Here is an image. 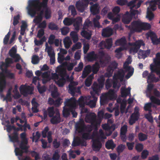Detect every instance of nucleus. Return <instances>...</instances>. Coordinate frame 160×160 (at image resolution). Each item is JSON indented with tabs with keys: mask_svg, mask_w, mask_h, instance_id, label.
<instances>
[{
	"mask_svg": "<svg viewBox=\"0 0 160 160\" xmlns=\"http://www.w3.org/2000/svg\"><path fill=\"white\" fill-rule=\"evenodd\" d=\"M112 30L111 28H105L102 30V35L104 37L110 36L112 34Z\"/></svg>",
	"mask_w": 160,
	"mask_h": 160,
	"instance_id": "28",
	"label": "nucleus"
},
{
	"mask_svg": "<svg viewBox=\"0 0 160 160\" xmlns=\"http://www.w3.org/2000/svg\"><path fill=\"white\" fill-rule=\"evenodd\" d=\"M111 100L105 93L102 94L100 97V103L101 105H104L108 103L109 100Z\"/></svg>",
	"mask_w": 160,
	"mask_h": 160,
	"instance_id": "26",
	"label": "nucleus"
},
{
	"mask_svg": "<svg viewBox=\"0 0 160 160\" xmlns=\"http://www.w3.org/2000/svg\"><path fill=\"white\" fill-rule=\"evenodd\" d=\"M125 146L122 144L119 145L117 148V151L118 153L119 154L122 152L125 149Z\"/></svg>",
	"mask_w": 160,
	"mask_h": 160,
	"instance_id": "64",
	"label": "nucleus"
},
{
	"mask_svg": "<svg viewBox=\"0 0 160 160\" xmlns=\"http://www.w3.org/2000/svg\"><path fill=\"white\" fill-rule=\"evenodd\" d=\"M131 60L130 58H128L127 61L124 63L123 67L124 69H125L126 71H128L130 70L131 68V67L129 66L128 65L131 63Z\"/></svg>",
	"mask_w": 160,
	"mask_h": 160,
	"instance_id": "37",
	"label": "nucleus"
},
{
	"mask_svg": "<svg viewBox=\"0 0 160 160\" xmlns=\"http://www.w3.org/2000/svg\"><path fill=\"white\" fill-rule=\"evenodd\" d=\"M86 122L90 123L94 127L97 128L100 124L101 120L100 119H97L96 114L94 113H91L87 114L85 118Z\"/></svg>",
	"mask_w": 160,
	"mask_h": 160,
	"instance_id": "4",
	"label": "nucleus"
},
{
	"mask_svg": "<svg viewBox=\"0 0 160 160\" xmlns=\"http://www.w3.org/2000/svg\"><path fill=\"white\" fill-rule=\"evenodd\" d=\"M81 34L83 37L88 40L91 38L92 35V34L90 32H88L84 30L81 32Z\"/></svg>",
	"mask_w": 160,
	"mask_h": 160,
	"instance_id": "38",
	"label": "nucleus"
},
{
	"mask_svg": "<svg viewBox=\"0 0 160 160\" xmlns=\"http://www.w3.org/2000/svg\"><path fill=\"white\" fill-rule=\"evenodd\" d=\"M19 90L21 94L24 96H27L28 95L32 93L33 89L29 86L22 85L20 87Z\"/></svg>",
	"mask_w": 160,
	"mask_h": 160,
	"instance_id": "11",
	"label": "nucleus"
},
{
	"mask_svg": "<svg viewBox=\"0 0 160 160\" xmlns=\"http://www.w3.org/2000/svg\"><path fill=\"white\" fill-rule=\"evenodd\" d=\"M3 67L0 66V68L2 71L0 72V92H2L6 85V76L4 73L6 74L9 71L6 68H3Z\"/></svg>",
	"mask_w": 160,
	"mask_h": 160,
	"instance_id": "6",
	"label": "nucleus"
},
{
	"mask_svg": "<svg viewBox=\"0 0 160 160\" xmlns=\"http://www.w3.org/2000/svg\"><path fill=\"white\" fill-rule=\"evenodd\" d=\"M68 10L70 11L72 15L74 17L77 14V11L74 5H70L68 8Z\"/></svg>",
	"mask_w": 160,
	"mask_h": 160,
	"instance_id": "54",
	"label": "nucleus"
},
{
	"mask_svg": "<svg viewBox=\"0 0 160 160\" xmlns=\"http://www.w3.org/2000/svg\"><path fill=\"white\" fill-rule=\"evenodd\" d=\"M16 49L14 47H13L9 51V54L10 56L12 58L14 56L17 54L16 53Z\"/></svg>",
	"mask_w": 160,
	"mask_h": 160,
	"instance_id": "59",
	"label": "nucleus"
},
{
	"mask_svg": "<svg viewBox=\"0 0 160 160\" xmlns=\"http://www.w3.org/2000/svg\"><path fill=\"white\" fill-rule=\"evenodd\" d=\"M152 106V103L148 102L145 104L144 109L145 111H148L149 112H151L152 111L151 108Z\"/></svg>",
	"mask_w": 160,
	"mask_h": 160,
	"instance_id": "53",
	"label": "nucleus"
},
{
	"mask_svg": "<svg viewBox=\"0 0 160 160\" xmlns=\"http://www.w3.org/2000/svg\"><path fill=\"white\" fill-rule=\"evenodd\" d=\"M59 111L57 108H55L53 107H48L47 110L43 111V119L45 120L47 118L48 115L50 118H51L55 115L57 112H58Z\"/></svg>",
	"mask_w": 160,
	"mask_h": 160,
	"instance_id": "8",
	"label": "nucleus"
},
{
	"mask_svg": "<svg viewBox=\"0 0 160 160\" xmlns=\"http://www.w3.org/2000/svg\"><path fill=\"white\" fill-rule=\"evenodd\" d=\"M90 94L93 98V100H90L88 102V105L91 108H92L95 107L96 102L97 101L98 98L96 96V95H97V94L94 92L91 91Z\"/></svg>",
	"mask_w": 160,
	"mask_h": 160,
	"instance_id": "20",
	"label": "nucleus"
},
{
	"mask_svg": "<svg viewBox=\"0 0 160 160\" xmlns=\"http://www.w3.org/2000/svg\"><path fill=\"white\" fill-rule=\"evenodd\" d=\"M132 16L129 14V12L127 11L123 15L122 19V21L124 23L128 24L129 23L132 19Z\"/></svg>",
	"mask_w": 160,
	"mask_h": 160,
	"instance_id": "24",
	"label": "nucleus"
},
{
	"mask_svg": "<svg viewBox=\"0 0 160 160\" xmlns=\"http://www.w3.org/2000/svg\"><path fill=\"white\" fill-rule=\"evenodd\" d=\"M86 4L81 1H77L76 3V7L77 10L80 12H82L85 10V8L87 6Z\"/></svg>",
	"mask_w": 160,
	"mask_h": 160,
	"instance_id": "17",
	"label": "nucleus"
},
{
	"mask_svg": "<svg viewBox=\"0 0 160 160\" xmlns=\"http://www.w3.org/2000/svg\"><path fill=\"white\" fill-rule=\"evenodd\" d=\"M48 0H43L40 2L39 0H30L27 8L28 14L32 17H35L36 12L40 11L41 8H45L47 7Z\"/></svg>",
	"mask_w": 160,
	"mask_h": 160,
	"instance_id": "2",
	"label": "nucleus"
},
{
	"mask_svg": "<svg viewBox=\"0 0 160 160\" xmlns=\"http://www.w3.org/2000/svg\"><path fill=\"white\" fill-rule=\"evenodd\" d=\"M124 70H125V72H128V73L125 76V78L127 79H128L133 74L134 72V68H131L130 70L128 71H126L125 69H124Z\"/></svg>",
	"mask_w": 160,
	"mask_h": 160,
	"instance_id": "58",
	"label": "nucleus"
},
{
	"mask_svg": "<svg viewBox=\"0 0 160 160\" xmlns=\"http://www.w3.org/2000/svg\"><path fill=\"white\" fill-rule=\"evenodd\" d=\"M64 43L65 48L68 49L70 47L72 44V42L68 38L67 39H65L64 40Z\"/></svg>",
	"mask_w": 160,
	"mask_h": 160,
	"instance_id": "61",
	"label": "nucleus"
},
{
	"mask_svg": "<svg viewBox=\"0 0 160 160\" xmlns=\"http://www.w3.org/2000/svg\"><path fill=\"white\" fill-rule=\"evenodd\" d=\"M92 71V67L90 65L85 66L82 72L81 77L82 78H86Z\"/></svg>",
	"mask_w": 160,
	"mask_h": 160,
	"instance_id": "22",
	"label": "nucleus"
},
{
	"mask_svg": "<svg viewBox=\"0 0 160 160\" xmlns=\"http://www.w3.org/2000/svg\"><path fill=\"white\" fill-rule=\"evenodd\" d=\"M50 58V62L51 65L53 64L55 62V54L53 51L48 54Z\"/></svg>",
	"mask_w": 160,
	"mask_h": 160,
	"instance_id": "46",
	"label": "nucleus"
},
{
	"mask_svg": "<svg viewBox=\"0 0 160 160\" xmlns=\"http://www.w3.org/2000/svg\"><path fill=\"white\" fill-rule=\"evenodd\" d=\"M85 123L82 119H81L79 121L77 122L75 125L76 130L79 133L84 132Z\"/></svg>",
	"mask_w": 160,
	"mask_h": 160,
	"instance_id": "12",
	"label": "nucleus"
},
{
	"mask_svg": "<svg viewBox=\"0 0 160 160\" xmlns=\"http://www.w3.org/2000/svg\"><path fill=\"white\" fill-rule=\"evenodd\" d=\"M105 42V48L108 49H110L112 45V38L106 39Z\"/></svg>",
	"mask_w": 160,
	"mask_h": 160,
	"instance_id": "41",
	"label": "nucleus"
},
{
	"mask_svg": "<svg viewBox=\"0 0 160 160\" xmlns=\"http://www.w3.org/2000/svg\"><path fill=\"white\" fill-rule=\"evenodd\" d=\"M150 53V49L147 50L146 51L142 50L140 49L138 53V58L139 59H145L148 57Z\"/></svg>",
	"mask_w": 160,
	"mask_h": 160,
	"instance_id": "18",
	"label": "nucleus"
},
{
	"mask_svg": "<svg viewBox=\"0 0 160 160\" xmlns=\"http://www.w3.org/2000/svg\"><path fill=\"white\" fill-rule=\"evenodd\" d=\"M50 120L51 123L53 124H57L60 123L61 121L59 112L56 113L51 117Z\"/></svg>",
	"mask_w": 160,
	"mask_h": 160,
	"instance_id": "15",
	"label": "nucleus"
},
{
	"mask_svg": "<svg viewBox=\"0 0 160 160\" xmlns=\"http://www.w3.org/2000/svg\"><path fill=\"white\" fill-rule=\"evenodd\" d=\"M116 144L112 139L108 140L105 143V147L108 149H113L115 147Z\"/></svg>",
	"mask_w": 160,
	"mask_h": 160,
	"instance_id": "33",
	"label": "nucleus"
},
{
	"mask_svg": "<svg viewBox=\"0 0 160 160\" xmlns=\"http://www.w3.org/2000/svg\"><path fill=\"white\" fill-rule=\"evenodd\" d=\"M93 127L91 124H88L87 125H85L84 128V132H86L90 133L93 130Z\"/></svg>",
	"mask_w": 160,
	"mask_h": 160,
	"instance_id": "55",
	"label": "nucleus"
},
{
	"mask_svg": "<svg viewBox=\"0 0 160 160\" xmlns=\"http://www.w3.org/2000/svg\"><path fill=\"white\" fill-rule=\"evenodd\" d=\"M115 44L116 46L126 45L127 44V41L125 37H123L117 40L115 42Z\"/></svg>",
	"mask_w": 160,
	"mask_h": 160,
	"instance_id": "32",
	"label": "nucleus"
},
{
	"mask_svg": "<svg viewBox=\"0 0 160 160\" xmlns=\"http://www.w3.org/2000/svg\"><path fill=\"white\" fill-rule=\"evenodd\" d=\"M46 40V38L45 36L42 37V38L40 40H38L36 39H35L34 41V42L36 45L37 46H39L42 45L43 42H45Z\"/></svg>",
	"mask_w": 160,
	"mask_h": 160,
	"instance_id": "48",
	"label": "nucleus"
},
{
	"mask_svg": "<svg viewBox=\"0 0 160 160\" xmlns=\"http://www.w3.org/2000/svg\"><path fill=\"white\" fill-rule=\"evenodd\" d=\"M100 68L99 63L96 62L92 66V71L93 73L94 74H97L99 71Z\"/></svg>",
	"mask_w": 160,
	"mask_h": 160,
	"instance_id": "40",
	"label": "nucleus"
},
{
	"mask_svg": "<svg viewBox=\"0 0 160 160\" xmlns=\"http://www.w3.org/2000/svg\"><path fill=\"white\" fill-rule=\"evenodd\" d=\"M70 35L74 43H76L78 40V35L76 32L72 31L70 32Z\"/></svg>",
	"mask_w": 160,
	"mask_h": 160,
	"instance_id": "43",
	"label": "nucleus"
},
{
	"mask_svg": "<svg viewBox=\"0 0 160 160\" xmlns=\"http://www.w3.org/2000/svg\"><path fill=\"white\" fill-rule=\"evenodd\" d=\"M131 88L129 87H128L127 88L122 87L120 89L122 97L123 98H125L129 95H131Z\"/></svg>",
	"mask_w": 160,
	"mask_h": 160,
	"instance_id": "25",
	"label": "nucleus"
},
{
	"mask_svg": "<svg viewBox=\"0 0 160 160\" xmlns=\"http://www.w3.org/2000/svg\"><path fill=\"white\" fill-rule=\"evenodd\" d=\"M146 35L148 37L150 38L153 45H160V37L158 38L156 34L154 32L149 31L146 33Z\"/></svg>",
	"mask_w": 160,
	"mask_h": 160,
	"instance_id": "10",
	"label": "nucleus"
},
{
	"mask_svg": "<svg viewBox=\"0 0 160 160\" xmlns=\"http://www.w3.org/2000/svg\"><path fill=\"white\" fill-rule=\"evenodd\" d=\"M148 2L149 4V6L148 8H149L151 11H154L156 10L157 9V2L152 0L150 1H148L147 2V3Z\"/></svg>",
	"mask_w": 160,
	"mask_h": 160,
	"instance_id": "36",
	"label": "nucleus"
},
{
	"mask_svg": "<svg viewBox=\"0 0 160 160\" xmlns=\"http://www.w3.org/2000/svg\"><path fill=\"white\" fill-rule=\"evenodd\" d=\"M118 66V63L116 61H112L108 67L107 72L104 74L105 76L108 78L111 77L114 70L117 68Z\"/></svg>",
	"mask_w": 160,
	"mask_h": 160,
	"instance_id": "7",
	"label": "nucleus"
},
{
	"mask_svg": "<svg viewBox=\"0 0 160 160\" xmlns=\"http://www.w3.org/2000/svg\"><path fill=\"white\" fill-rule=\"evenodd\" d=\"M61 78H59L56 82L57 84L59 87H63L66 82V79H68L69 78V76H67L66 79L65 78L64 76H62Z\"/></svg>",
	"mask_w": 160,
	"mask_h": 160,
	"instance_id": "29",
	"label": "nucleus"
},
{
	"mask_svg": "<svg viewBox=\"0 0 160 160\" xmlns=\"http://www.w3.org/2000/svg\"><path fill=\"white\" fill-rule=\"evenodd\" d=\"M103 59H100L99 60V62L101 64H106V65L108 64L111 60V57L108 54H106L104 57Z\"/></svg>",
	"mask_w": 160,
	"mask_h": 160,
	"instance_id": "34",
	"label": "nucleus"
},
{
	"mask_svg": "<svg viewBox=\"0 0 160 160\" xmlns=\"http://www.w3.org/2000/svg\"><path fill=\"white\" fill-rule=\"evenodd\" d=\"M74 22L73 19L68 18H65L63 21L64 24L66 26H70Z\"/></svg>",
	"mask_w": 160,
	"mask_h": 160,
	"instance_id": "39",
	"label": "nucleus"
},
{
	"mask_svg": "<svg viewBox=\"0 0 160 160\" xmlns=\"http://www.w3.org/2000/svg\"><path fill=\"white\" fill-rule=\"evenodd\" d=\"M83 139L85 140L91 139L92 138V135H91L90 133L86 132L83 133L82 135Z\"/></svg>",
	"mask_w": 160,
	"mask_h": 160,
	"instance_id": "50",
	"label": "nucleus"
},
{
	"mask_svg": "<svg viewBox=\"0 0 160 160\" xmlns=\"http://www.w3.org/2000/svg\"><path fill=\"white\" fill-rule=\"evenodd\" d=\"M125 72L124 70L120 69L118 71L117 73H115L113 77V79L114 80H117L119 79L121 81H122L123 80Z\"/></svg>",
	"mask_w": 160,
	"mask_h": 160,
	"instance_id": "13",
	"label": "nucleus"
},
{
	"mask_svg": "<svg viewBox=\"0 0 160 160\" xmlns=\"http://www.w3.org/2000/svg\"><path fill=\"white\" fill-rule=\"evenodd\" d=\"M72 108H66L65 106L63 108L62 111L63 116L64 117H68L70 115Z\"/></svg>",
	"mask_w": 160,
	"mask_h": 160,
	"instance_id": "35",
	"label": "nucleus"
},
{
	"mask_svg": "<svg viewBox=\"0 0 160 160\" xmlns=\"http://www.w3.org/2000/svg\"><path fill=\"white\" fill-rule=\"evenodd\" d=\"M105 79L103 77H101L98 79V83L97 82H94L93 84L92 88L93 91L97 94V96H98L100 92L101 89L104 86Z\"/></svg>",
	"mask_w": 160,
	"mask_h": 160,
	"instance_id": "5",
	"label": "nucleus"
},
{
	"mask_svg": "<svg viewBox=\"0 0 160 160\" xmlns=\"http://www.w3.org/2000/svg\"><path fill=\"white\" fill-rule=\"evenodd\" d=\"M102 147V143L98 139H96L93 140L92 148L94 151L98 152L99 151Z\"/></svg>",
	"mask_w": 160,
	"mask_h": 160,
	"instance_id": "14",
	"label": "nucleus"
},
{
	"mask_svg": "<svg viewBox=\"0 0 160 160\" xmlns=\"http://www.w3.org/2000/svg\"><path fill=\"white\" fill-rule=\"evenodd\" d=\"M81 43L78 42L73 45L71 48V50L73 52L76 49H78L81 48Z\"/></svg>",
	"mask_w": 160,
	"mask_h": 160,
	"instance_id": "56",
	"label": "nucleus"
},
{
	"mask_svg": "<svg viewBox=\"0 0 160 160\" xmlns=\"http://www.w3.org/2000/svg\"><path fill=\"white\" fill-rule=\"evenodd\" d=\"M45 8H46V9L44 12L45 18L46 19H49L51 17V11L50 9H49L47 7Z\"/></svg>",
	"mask_w": 160,
	"mask_h": 160,
	"instance_id": "51",
	"label": "nucleus"
},
{
	"mask_svg": "<svg viewBox=\"0 0 160 160\" xmlns=\"http://www.w3.org/2000/svg\"><path fill=\"white\" fill-rule=\"evenodd\" d=\"M98 58V56L94 51L89 53L87 56V59L89 61H92L96 60Z\"/></svg>",
	"mask_w": 160,
	"mask_h": 160,
	"instance_id": "31",
	"label": "nucleus"
},
{
	"mask_svg": "<svg viewBox=\"0 0 160 160\" xmlns=\"http://www.w3.org/2000/svg\"><path fill=\"white\" fill-rule=\"evenodd\" d=\"M90 10L91 13L93 15L98 13L99 12L98 5L97 3L93 4L91 7Z\"/></svg>",
	"mask_w": 160,
	"mask_h": 160,
	"instance_id": "30",
	"label": "nucleus"
},
{
	"mask_svg": "<svg viewBox=\"0 0 160 160\" xmlns=\"http://www.w3.org/2000/svg\"><path fill=\"white\" fill-rule=\"evenodd\" d=\"M140 116V115H138L132 113L131 115L129 120V123L130 125H132L137 121Z\"/></svg>",
	"mask_w": 160,
	"mask_h": 160,
	"instance_id": "27",
	"label": "nucleus"
},
{
	"mask_svg": "<svg viewBox=\"0 0 160 160\" xmlns=\"http://www.w3.org/2000/svg\"><path fill=\"white\" fill-rule=\"evenodd\" d=\"M151 28V25L148 23L142 22V23L141 31L142 30H145L149 29Z\"/></svg>",
	"mask_w": 160,
	"mask_h": 160,
	"instance_id": "49",
	"label": "nucleus"
},
{
	"mask_svg": "<svg viewBox=\"0 0 160 160\" xmlns=\"http://www.w3.org/2000/svg\"><path fill=\"white\" fill-rule=\"evenodd\" d=\"M59 151L58 150H56L53 154L52 156V159L53 160H58L60 158V156L59 154Z\"/></svg>",
	"mask_w": 160,
	"mask_h": 160,
	"instance_id": "52",
	"label": "nucleus"
},
{
	"mask_svg": "<svg viewBox=\"0 0 160 160\" xmlns=\"http://www.w3.org/2000/svg\"><path fill=\"white\" fill-rule=\"evenodd\" d=\"M83 65L82 62H79L77 67H75L74 70L76 72H80L82 70L83 68Z\"/></svg>",
	"mask_w": 160,
	"mask_h": 160,
	"instance_id": "63",
	"label": "nucleus"
},
{
	"mask_svg": "<svg viewBox=\"0 0 160 160\" xmlns=\"http://www.w3.org/2000/svg\"><path fill=\"white\" fill-rule=\"evenodd\" d=\"M68 92L71 94L72 96L74 97L75 96V92L81 93L80 88L78 87L76 88L74 86L68 85Z\"/></svg>",
	"mask_w": 160,
	"mask_h": 160,
	"instance_id": "21",
	"label": "nucleus"
},
{
	"mask_svg": "<svg viewBox=\"0 0 160 160\" xmlns=\"http://www.w3.org/2000/svg\"><path fill=\"white\" fill-rule=\"evenodd\" d=\"M142 23V22L140 21H134L128 27L129 29L134 32H141Z\"/></svg>",
	"mask_w": 160,
	"mask_h": 160,
	"instance_id": "9",
	"label": "nucleus"
},
{
	"mask_svg": "<svg viewBox=\"0 0 160 160\" xmlns=\"http://www.w3.org/2000/svg\"><path fill=\"white\" fill-rule=\"evenodd\" d=\"M147 97L149 98L151 103L152 105V107H154V105L160 106V99L152 95H148Z\"/></svg>",
	"mask_w": 160,
	"mask_h": 160,
	"instance_id": "19",
	"label": "nucleus"
},
{
	"mask_svg": "<svg viewBox=\"0 0 160 160\" xmlns=\"http://www.w3.org/2000/svg\"><path fill=\"white\" fill-rule=\"evenodd\" d=\"M138 139L140 141H143L148 139V136L142 132H140L138 135Z\"/></svg>",
	"mask_w": 160,
	"mask_h": 160,
	"instance_id": "44",
	"label": "nucleus"
},
{
	"mask_svg": "<svg viewBox=\"0 0 160 160\" xmlns=\"http://www.w3.org/2000/svg\"><path fill=\"white\" fill-rule=\"evenodd\" d=\"M40 84L39 82L38 83V86L37 87L38 89L40 94L46 91V88L45 86H43L42 87H40Z\"/></svg>",
	"mask_w": 160,
	"mask_h": 160,
	"instance_id": "62",
	"label": "nucleus"
},
{
	"mask_svg": "<svg viewBox=\"0 0 160 160\" xmlns=\"http://www.w3.org/2000/svg\"><path fill=\"white\" fill-rule=\"evenodd\" d=\"M132 45H134L139 49L142 46H144L145 44L142 40H140L136 41L135 42L132 43Z\"/></svg>",
	"mask_w": 160,
	"mask_h": 160,
	"instance_id": "42",
	"label": "nucleus"
},
{
	"mask_svg": "<svg viewBox=\"0 0 160 160\" xmlns=\"http://www.w3.org/2000/svg\"><path fill=\"white\" fill-rule=\"evenodd\" d=\"M111 99H112L114 96V89H110L107 93H105Z\"/></svg>",
	"mask_w": 160,
	"mask_h": 160,
	"instance_id": "57",
	"label": "nucleus"
},
{
	"mask_svg": "<svg viewBox=\"0 0 160 160\" xmlns=\"http://www.w3.org/2000/svg\"><path fill=\"white\" fill-rule=\"evenodd\" d=\"M62 34L63 35H66L69 32V28L68 27H64L61 29Z\"/></svg>",
	"mask_w": 160,
	"mask_h": 160,
	"instance_id": "60",
	"label": "nucleus"
},
{
	"mask_svg": "<svg viewBox=\"0 0 160 160\" xmlns=\"http://www.w3.org/2000/svg\"><path fill=\"white\" fill-rule=\"evenodd\" d=\"M76 99L73 97H72L68 99L65 102V106L71 108H75L76 107Z\"/></svg>",
	"mask_w": 160,
	"mask_h": 160,
	"instance_id": "16",
	"label": "nucleus"
},
{
	"mask_svg": "<svg viewBox=\"0 0 160 160\" xmlns=\"http://www.w3.org/2000/svg\"><path fill=\"white\" fill-rule=\"evenodd\" d=\"M154 17L153 13L151 11L149 8H147L146 17L150 20H152Z\"/></svg>",
	"mask_w": 160,
	"mask_h": 160,
	"instance_id": "47",
	"label": "nucleus"
},
{
	"mask_svg": "<svg viewBox=\"0 0 160 160\" xmlns=\"http://www.w3.org/2000/svg\"><path fill=\"white\" fill-rule=\"evenodd\" d=\"M153 62L154 64H151L150 65L151 72L148 77V80L150 82H156L159 81V79L155 77L153 73H156L159 76L160 75V52L156 53L155 58L153 59Z\"/></svg>",
	"mask_w": 160,
	"mask_h": 160,
	"instance_id": "1",
	"label": "nucleus"
},
{
	"mask_svg": "<svg viewBox=\"0 0 160 160\" xmlns=\"http://www.w3.org/2000/svg\"><path fill=\"white\" fill-rule=\"evenodd\" d=\"M48 28L51 30H58V25L52 22H50L49 23Z\"/></svg>",
	"mask_w": 160,
	"mask_h": 160,
	"instance_id": "45",
	"label": "nucleus"
},
{
	"mask_svg": "<svg viewBox=\"0 0 160 160\" xmlns=\"http://www.w3.org/2000/svg\"><path fill=\"white\" fill-rule=\"evenodd\" d=\"M20 135L22 141L19 145V148H16L15 152L16 156L22 157L24 152H28L29 147L27 146L28 140L26 137V133L23 132L21 133Z\"/></svg>",
	"mask_w": 160,
	"mask_h": 160,
	"instance_id": "3",
	"label": "nucleus"
},
{
	"mask_svg": "<svg viewBox=\"0 0 160 160\" xmlns=\"http://www.w3.org/2000/svg\"><path fill=\"white\" fill-rule=\"evenodd\" d=\"M8 137L10 141L13 143L18 142H19L18 133V132H13L11 135H9Z\"/></svg>",
	"mask_w": 160,
	"mask_h": 160,
	"instance_id": "23",
	"label": "nucleus"
}]
</instances>
